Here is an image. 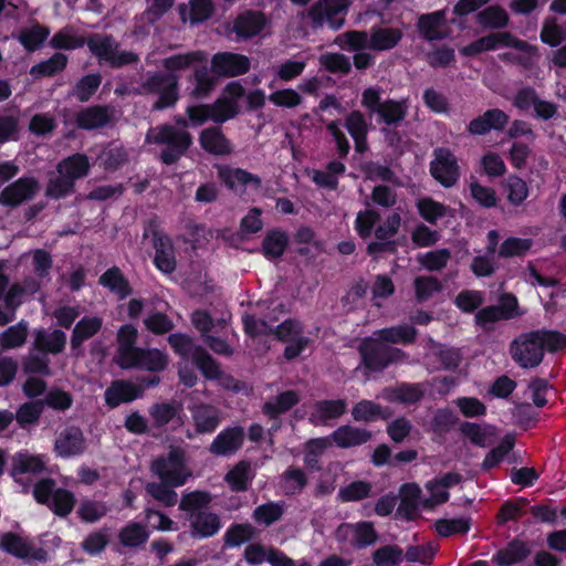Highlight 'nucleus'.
<instances>
[{"mask_svg":"<svg viewBox=\"0 0 566 566\" xmlns=\"http://www.w3.org/2000/svg\"><path fill=\"white\" fill-rule=\"evenodd\" d=\"M476 22L486 29H502L509 23V14L500 6H490L476 14Z\"/></svg>","mask_w":566,"mask_h":566,"instance_id":"obj_44","label":"nucleus"},{"mask_svg":"<svg viewBox=\"0 0 566 566\" xmlns=\"http://www.w3.org/2000/svg\"><path fill=\"white\" fill-rule=\"evenodd\" d=\"M0 547L17 557L23 558L30 555V545L20 536L12 533L4 534L0 539Z\"/></svg>","mask_w":566,"mask_h":566,"instance_id":"obj_63","label":"nucleus"},{"mask_svg":"<svg viewBox=\"0 0 566 566\" xmlns=\"http://www.w3.org/2000/svg\"><path fill=\"white\" fill-rule=\"evenodd\" d=\"M243 440L244 431L241 427L226 428L213 439L209 450L216 455H230L241 448Z\"/></svg>","mask_w":566,"mask_h":566,"instance_id":"obj_20","label":"nucleus"},{"mask_svg":"<svg viewBox=\"0 0 566 566\" xmlns=\"http://www.w3.org/2000/svg\"><path fill=\"white\" fill-rule=\"evenodd\" d=\"M207 60V54L202 51H190L168 56L163 60L161 66L168 71V74L160 72L148 73L143 90L147 93L158 94V99L154 104L155 109H164L172 106L178 99V77L175 73L185 71L190 66Z\"/></svg>","mask_w":566,"mask_h":566,"instance_id":"obj_1","label":"nucleus"},{"mask_svg":"<svg viewBox=\"0 0 566 566\" xmlns=\"http://www.w3.org/2000/svg\"><path fill=\"white\" fill-rule=\"evenodd\" d=\"M221 180L233 190H243L245 188L259 189L261 179L247 170L240 168L223 167L219 170Z\"/></svg>","mask_w":566,"mask_h":566,"instance_id":"obj_26","label":"nucleus"},{"mask_svg":"<svg viewBox=\"0 0 566 566\" xmlns=\"http://www.w3.org/2000/svg\"><path fill=\"white\" fill-rule=\"evenodd\" d=\"M28 335V325L23 322L18 323L0 334V346L3 349H12L24 344Z\"/></svg>","mask_w":566,"mask_h":566,"instance_id":"obj_54","label":"nucleus"},{"mask_svg":"<svg viewBox=\"0 0 566 566\" xmlns=\"http://www.w3.org/2000/svg\"><path fill=\"white\" fill-rule=\"evenodd\" d=\"M103 319L97 316L83 317L74 327L71 338L73 347H78L83 342L93 337L102 327Z\"/></svg>","mask_w":566,"mask_h":566,"instance_id":"obj_40","label":"nucleus"},{"mask_svg":"<svg viewBox=\"0 0 566 566\" xmlns=\"http://www.w3.org/2000/svg\"><path fill=\"white\" fill-rule=\"evenodd\" d=\"M46 459L43 455L18 453L13 458L12 475L18 482L27 473H40L45 469Z\"/></svg>","mask_w":566,"mask_h":566,"instance_id":"obj_29","label":"nucleus"},{"mask_svg":"<svg viewBox=\"0 0 566 566\" xmlns=\"http://www.w3.org/2000/svg\"><path fill=\"white\" fill-rule=\"evenodd\" d=\"M423 392L419 384H402L395 388L385 389L381 397L390 402L415 403L422 398Z\"/></svg>","mask_w":566,"mask_h":566,"instance_id":"obj_32","label":"nucleus"},{"mask_svg":"<svg viewBox=\"0 0 566 566\" xmlns=\"http://www.w3.org/2000/svg\"><path fill=\"white\" fill-rule=\"evenodd\" d=\"M509 51L500 54V59L504 62L530 67L537 57V49L528 42L520 40L510 33V39L504 40V45Z\"/></svg>","mask_w":566,"mask_h":566,"instance_id":"obj_15","label":"nucleus"},{"mask_svg":"<svg viewBox=\"0 0 566 566\" xmlns=\"http://www.w3.org/2000/svg\"><path fill=\"white\" fill-rule=\"evenodd\" d=\"M137 387L128 381H114L105 391V401L111 407L128 402L137 397Z\"/></svg>","mask_w":566,"mask_h":566,"instance_id":"obj_36","label":"nucleus"},{"mask_svg":"<svg viewBox=\"0 0 566 566\" xmlns=\"http://www.w3.org/2000/svg\"><path fill=\"white\" fill-rule=\"evenodd\" d=\"M403 560V551L398 545H385L373 553L375 566H398Z\"/></svg>","mask_w":566,"mask_h":566,"instance_id":"obj_52","label":"nucleus"},{"mask_svg":"<svg viewBox=\"0 0 566 566\" xmlns=\"http://www.w3.org/2000/svg\"><path fill=\"white\" fill-rule=\"evenodd\" d=\"M251 479V467L247 462L238 463L226 476L227 482L234 491H244Z\"/></svg>","mask_w":566,"mask_h":566,"instance_id":"obj_56","label":"nucleus"},{"mask_svg":"<svg viewBox=\"0 0 566 566\" xmlns=\"http://www.w3.org/2000/svg\"><path fill=\"white\" fill-rule=\"evenodd\" d=\"M345 165L340 161H331L326 170H313L312 180L321 188L335 190L338 186V177L345 172Z\"/></svg>","mask_w":566,"mask_h":566,"instance_id":"obj_38","label":"nucleus"},{"mask_svg":"<svg viewBox=\"0 0 566 566\" xmlns=\"http://www.w3.org/2000/svg\"><path fill=\"white\" fill-rule=\"evenodd\" d=\"M30 258V270L33 275L28 279L38 280L40 282V286L43 281L49 276L50 270L52 268V259L51 255L44 250H35L29 254H24L22 260Z\"/></svg>","mask_w":566,"mask_h":566,"instance_id":"obj_39","label":"nucleus"},{"mask_svg":"<svg viewBox=\"0 0 566 566\" xmlns=\"http://www.w3.org/2000/svg\"><path fill=\"white\" fill-rule=\"evenodd\" d=\"M200 145L203 149L216 155H228L232 151L230 142L219 128L205 129L200 135Z\"/></svg>","mask_w":566,"mask_h":566,"instance_id":"obj_33","label":"nucleus"},{"mask_svg":"<svg viewBox=\"0 0 566 566\" xmlns=\"http://www.w3.org/2000/svg\"><path fill=\"white\" fill-rule=\"evenodd\" d=\"M530 551L522 542H512L506 548L500 551L494 560L500 566H510L512 564L523 560Z\"/></svg>","mask_w":566,"mask_h":566,"instance_id":"obj_51","label":"nucleus"},{"mask_svg":"<svg viewBox=\"0 0 566 566\" xmlns=\"http://www.w3.org/2000/svg\"><path fill=\"white\" fill-rule=\"evenodd\" d=\"M54 485L51 479L41 480L34 485V499L39 503L48 504L55 514L66 516L74 507V495L65 489H54Z\"/></svg>","mask_w":566,"mask_h":566,"instance_id":"obj_9","label":"nucleus"},{"mask_svg":"<svg viewBox=\"0 0 566 566\" xmlns=\"http://www.w3.org/2000/svg\"><path fill=\"white\" fill-rule=\"evenodd\" d=\"M531 239L510 237L499 247L497 255L500 258H517L525 255L532 248Z\"/></svg>","mask_w":566,"mask_h":566,"instance_id":"obj_50","label":"nucleus"},{"mask_svg":"<svg viewBox=\"0 0 566 566\" xmlns=\"http://www.w3.org/2000/svg\"><path fill=\"white\" fill-rule=\"evenodd\" d=\"M509 123V115L499 108L484 112L481 116L472 119L468 130L472 135H484L490 130H502Z\"/></svg>","mask_w":566,"mask_h":566,"instance_id":"obj_21","label":"nucleus"},{"mask_svg":"<svg viewBox=\"0 0 566 566\" xmlns=\"http://www.w3.org/2000/svg\"><path fill=\"white\" fill-rule=\"evenodd\" d=\"M211 65L217 75L238 76L249 71L250 60L242 54L223 52L213 55Z\"/></svg>","mask_w":566,"mask_h":566,"instance_id":"obj_16","label":"nucleus"},{"mask_svg":"<svg viewBox=\"0 0 566 566\" xmlns=\"http://www.w3.org/2000/svg\"><path fill=\"white\" fill-rule=\"evenodd\" d=\"M352 416L358 422H373L384 416L382 408L371 400H360L352 409Z\"/></svg>","mask_w":566,"mask_h":566,"instance_id":"obj_55","label":"nucleus"},{"mask_svg":"<svg viewBox=\"0 0 566 566\" xmlns=\"http://www.w3.org/2000/svg\"><path fill=\"white\" fill-rule=\"evenodd\" d=\"M196 433H212L221 423V410L209 403H193L189 407Z\"/></svg>","mask_w":566,"mask_h":566,"instance_id":"obj_14","label":"nucleus"},{"mask_svg":"<svg viewBox=\"0 0 566 566\" xmlns=\"http://www.w3.org/2000/svg\"><path fill=\"white\" fill-rule=\"evenodd\" d=\"M85 449L83 433L77 428H67L60 433L55 441V451L63 458L82 453Z\"/></svg>","mask_w":566,"mask_h":566,"instance_id":"obj_25","label":"nucleus"},{"mask_svg":"<svg viewBox=\"0 0 566 566\" xmlns=\"http://www.w3.org/2000/svg\"><path fill=\"white\" fill-rule=\"evenodd\" d=\"M347 403L344 399L319 400L313 403L308 421L313 426H326L329 420L338 419L346 411Z\"/></svg>","mask_w":566,"mask_h":566,"instance_id":"obj_18","label":"nucleus"},{"mask_svg":"<svg viewBox=\"0 0 566 566\" xmlns=\"http://www.w3.org/2000/svg\"><path fill=\"white\" fill-rule=\"evenodd\" d=\"M38 191L39 182L33 177L19 178L0 192V205L15 208L33 199Z\"/></svg>","mask_w":566,"mask_h":566,"instance_id":"obj_12","label":"nucleus"},{"mask_svg":"<svg viewBox=\"0 0 566 566\" xmlns=\"http://www.w3.org/2000/svg\"><path fill=\"white\" fill-rule=\"evenodd\" d=\"M506 39H510V32L490 33L460 49V53L465 56H473L482 52L497 50L504 45Z\"/></svg>","mask_w":566,"mask_h":566,"instance_id":"obj_30","label":"nucleus"},{"mask_svg":"<svg viewBox=\"0 0 566 566\" xmlns=\"http://www.w3.org/2000/svg\"><path fill=\"white\" fill-rule=\"evenodd\" d=\"M40 290V282L33 279H24L21 284H14L6 295V305L15 312V308L22 303L24 295H31Z\"/></svg>","mask_w":566,"mask_h":566,"instance_id":"obj_42","label":"nucleus"},{"mask_svg":"<svg viewBox=\"0 0 566 566\" xmlns=\"http://www.w3.org/2000/svg\"><path fill=\"white\" fill-rule=\"evenodd\" d=\"M289 243L285 232L274 229L266 233L262 242V250L268 259L280 258Z\"/></svg>","mask_w":566,"mask_h":566,"instance_id":"obj_46","label":"nucleus"},{"mask_svg":"<svg viewBox=\"0 0 566 566\" xmlns=\"http://www.w3.org/2000/svg\"><path fill=\"white\" fill-rule=\"evenodd\" d=\"M99 283L117 294L119 298L126 297L129 293L128 282L118 268L107 270L101 277Z\"/></svg>","mask_w":566,"mask_h":566,"instance_id":"obj_49","label":"nucleus"},{"mask_svg":"<svg viewBox=\"0 0 566 566\" xmlns=\"http://www.w3.org/2000/svg\"><path fill=\"white\" fill-rule=\"evenodd\" d=\"M402 39V31L397 28H371L368 48L375 51H387L395 48Z\"/></svg>","mask_w":566,"mask_h":566,"instance_id":"obj_28","label":"nucleus"},{"mask_svg":"<svg viewBox=\"0 0 566 566\" xmlns=\"http://www.w3.org/2000/svg\"><path fill=\"white\" fill-rule=\"evenodd\" d=\"M132 367H138L150 371L163 370L167 366V356L158 349H138L133 357Z\"/></svg>","mask_w":566,"mask_h":566,"instance_id":"obj_37","label":"nucleus"},{"mask_svg":"<svg viewBox=\"0 0 566 566\" xmlns=\"http://www.w3.org/2000/svg\"><path fill=\"white\" fill-rule=\"evenodd\" d=\"M154 248L156 266L165 273H171L176 269V259L170 239L165 235H157Z\"/></svg>","mask_w":566,"mask_h":566,"instance_id":"obj_31","label":"nucleus"},{"mask_svg":"<svg viewBox=\"0 0 566 566\" xmlns=\"http://www.w3.org/2000/svg\"><path fill=\"white\" fill-rule=\"evenodd\" d=\"M334 43L343 50L358 51L368 48L369 36L364 31H348L337 35Z\"/></svg>","mask_w":566,"mask_h":566,"instance_id":"obj_53","label":"nucleus"},{"mask_svg":"<svg viewBox=\"0 0 566 566\" xmlns=\"http://www.w3.org/2000/svg\"><path fill=\"white\" fill-rule=\"evenodd\" d=\"M512 104L521 111L533 108L535 116L544 120L551 119L557 112L555 104L542 99L532 87L518 90Z\"/></svg>","mask_w":566,"mask_h":566,"instance_id":"obj_13","label":"nucleus"},{"mask_svg":"<svg viewBox=\"0 0 566 566\" xmlns=\"http://www.w3.org/2000/svg\"><path fill=\"white\" fill-rule=\"evenodd\" d=\"M416 329L410 326H395L378 331L373 337L365 338L359 345L363 364L366 369L379 371L390 363L399 360L402 353L385 343L407 344L415 339Z\"/></svg>","mask_w":566,"mask_h":566,"instance_id":"obj_2","label":"nucleus"},{"mask_svg":"<svg viewBox=\"0 0 566 566\" xmlns=\"http://www.w3.org/2000/svg\"><path fill=\"white\" fill-rule=\"evenodd\" d=\"M337 536L340 539L349 541L356 547L371 545L377 539V534L369 522L343 524L337 530Z\"/></svg>","mask_w":566,"mask_h":566,"instance_id":"obj_19","label":"nucleus"},{"mask_svg":"<svg viewBox=\"0 0 566 566\" xmlns=\"http://www.w3.org/2000/svg\"><path fill=\"white\" fill-rule=\"evenodd\" d=\"M370 438L368 430L352 426H342L331 434L333 443L343 449L364 444Z\"/></svg>","mask_w":566,"mask_h":566,"instance_id":"obj_27","label":"nucleus"},{"mask_svg":"<svg viewBox=\"0 0 566 566\" xmlns=\"http://www.w3.org/2000/svg\"><path fill=\"white\" fill-rule=\"evenodd\" d=\"M446 19V9L424 13L419 17L417 28L422 38L428 41L442 40L448 36Z\"/></svg>","mask_w":566,"mask_h":566,"instance_id":"obj_17","label":"nucleus"},{"mask_svg":"<svg viewBox=\"0 0 566 566\" xmlns=\"http://www.w3.org/2000/svg\"><path fill=\"white\" fill-rule=\"evenodd\" d=\"M147 530L138 523H129L119 533L120 543L125 546L136 547L148 539Z\"/></svg>","mask_w":566,"mask_h":566,"instance_id":"obj_59","label":"nucleus"},{"mask_svg":"<svg viewBox=\"0 0 566 566\" xmlns=\"http://www.w3.org/2000/svg\"><path fill=\"white\" fill-rule=\"evenodd\" d=\"M90 170L88 158L76 154L67 157L57 165V175L50 178L46 195L53 198H62L73 191L74 181L83 178Z\"/></svg>","mask_w":566,"mask_h":566,"instance_id":"obj_5","label":"nucleus"},{"mask_svg":"<svg viewBox=\"0 0 566 566\" xmlns=\"http://www.w3.org/2000/svg\"><path fill=\"white\" fill-rule=\"evenodd\" d=\"M87 46L90 51L99 59L113 66H122L133 63L137 55L128 51H119L117 43L108 35L94 34L88 38Z\"/></svg>","mask_w":566,"mask_h":566,"instance_id":"obj_10","label":"nucleus"},{"mask_svg":"<svg viewBox=\"0 0 566 566\" xmlns=\"http://www.w3.org/2000/svg\"><path fill=\"white\" fill-rule=\"evenodd\" d=\"M300 401V396L294 390H287L279 395L274 400L264 403L263 411L272 418L290 410Z\"/></svg>","mask_w":566,"mask_h":566,"instance_id":"obj_47","label":"nucleus"},{"mask_svg":"<svg viewBox=\"0 0 566 566\" xmlns=\"http://www.w3.org/2000/svg\"><path fill=\"white\" fill-rule=\"evenodd\" d=\"M137 338V329L132 325H124L117 333L118 350L116 361L122 368H132L133 357L139 348L134 344Z\"/></svg>","mask_w":566,"mask_h":566,"instance_id":"obj_23","label":"nucleus"},{"mask_svg":"<svg viewBox=\"0 0 566 566\" xmlns=\"http://www.w3.org/2000/svg\"><path fill=\"white\" fill-rule=\"evenodd\" d=\"M269 21L264 13L248 10L237 17L233 23V31L239 38L250 39L258 35Z\"/></svg>","mask_w":566,"mask_h":566,"instance_id":"obj_22","label":"nucleus"},{"mask_svg":"<svg viewBox=\"0 0 566 566\" xmlns=\"http://www.w3.org/2000/svg\"><path fill=\"white\" fill-rule=\"evenodd\" d=\"M109 119V115L104 107H88L76 116L78 127L84 129H94L104 126Z\"/></svg>","mask_w":566,"mask_h":566,"instance_id":"obj_48","label":"nucleus"},{"mask_svg":"<svg viewBox=\"0 0 566 566\" xmlns=\"http://www.w3.org/2000/svg\"><path fill=\"white\" fill-rule=\"evenodd\" d=\"M192 77L195 87L191 94L195 97L208 96L216 86V78L210 74L206 66L197 69Z\"/></svg>","mask_w":566,"mask_h":566,"instance_id":"obj_60","label":"nucleus"},{"mask_svg":"<svg viewBox=\"0 0 566 566\" xmlns=\"http://www.w3.org/2000/svg\"><path fill=\"white\" fill-rule=\"evenodd\" d=\"M150 469L161 482L170 486H181L192 475L187 465L186 452L180 448H172L167 454L156 458Z\"/></svg>","mask_w":566,"mask_h":566,"instance_id":"obj_7","label":"nucleus"},{"mask_svg":"<svg viewBox=\"0 0 566 566\" xmlns=\"http://www.w3.org/2000/svg\"><path fill=\"white\" fill-rule=\"evenodd\" d=\"M421 489L415 483H407L400 488L399 514L410 520L416 515L421 499Z\"/></svg>","mask_w":566,"mask_h":566,"instance_id":"obj_35","label":"nucleus"},{"mask_svg":"<svg viewBox=\"0 0 566 566\" xmlns=\"http://www.w3.org/2000/svg\"><path fill=\"white\" fill-rule=\"evenodd\" d=\"M67 63V56L63 53H55L52 57L31 67L33 76H51L62 71Z\"/></svg>","mask_w":566,"mask_h":566,"instance_id":"obj_57","label":"nucleus"},{"mask_svg":"<svg viewBox=\"0 0 566 566\" xmlns=\"http://www.w3.org/2000/svg\"><path fill=\"white\" fill-rule=\"evenodd\" d=\"M108 507L104 502L94 500H84L77 509L78 516L87 522L95 523L106 515Z\"/></svg>","mask_w":566,"mask_h":566,"instance_id":"obj_58","label":"nucleus"},{"mask_svg":"<svg viewBox=\"0 0 566 566\" xmlns=\"http://www.w3.org/2000/svg\"><path fill=\"white\" fill-rule=\"evenodd\" d=\"M415 293L418 302H426L442 289L441 283L433 276H419L415 280Z\"/></svg>","mask_w":566,"mask_h":566,"instance_id":"obj_62","label":"nucleus"},{"mask_svg":"<svg viewBox=\"0 0 566 566\" xmlns=\"http://www.w3.org/2000/svg\"><path fill=\"white\" fill-rule=\"evenodd\" d=\"M190 523L191 536L196 538L211 537L221 528L219 516L206 510L198 514H192L188 518Z\"/></svg>","mask_w":566,"mask_h":566,"instance_id":"obj_24","label":"nucleus"},{"mask_svg":"<svg viewBox=\"0 0 566 566\" xmlns=\"http://www.w3.org/2000/svg\"><path fill=\"white\" fill-rule=\"evenodd\" d=\"M432 177L444 187L453 186L459 179V166L454 155L447 148L434 150V159L430 164Z\"/></svg>","mask_w":566,"mask_h":566,"instance_id":"obj_11","label":"nucleus"},{"mask_svg":"<svg viewBox=\"0 0 566 566\" xmlns=\"http://www.w3.org/2000/svg\"><path fill=\"white\" fill-rule=\"evenodd\" d=\"M255 535V528L251 524H237L224 534V542L230 547H237L250 541Z\"/></svg>","mask_w":566,"mask_h":566,"instance_id":"obj_64","label":"nucleus"},{"mask_svg":"<svg viewBox=\"0 0 566 566\" xmlns=\"http://www.w3.org/2000/svg\"><path fill=\"white\" fill-rule=\"evenodd\" d=\"M352 0H318L308 9L314 27L327 25L337 31L343 28Z\"/></svg>","mask_w":566,"mask_h":566,"instance_id":"obj_8","label":"nucleus"},{"mask_svg":"<svg viewBox=\"0 0 566 566\" xmlns=\"http://www.w3.org/2000/svg\"><path fill=\"white\" fill-rule=\"evenodd\" d=\"M211 502V495L203 491H192L182 494L179 509L188 514V518L192 514L201 513L208 510Z\"/></svg>","mask_w":566,"mask_h":566,"instance_id":"obj_41","label":"nucleus"},{"mask_svg":"<svg viewBox=\"0 0 566 566\" xmlns=\"http://www.w3.org/2000/svg\"><path fill=\"white\" fill-rule=\"evenodd\" d=\"M66 343V335L62 331L54 329L46 332L40 329L35 333L34 346L43 353L57 354L61 353Z\"/></svg>","mask_w":566,"mask_h":566,"instance_id":"obj_34","label":"nucleus"},{"mask_svg":"<svg viewBox=\"0 0 566 566\" xmlns=\"http://www.w3.org/2000/svg\"><path fill=\"white\" fill-rule=\"evenodd\" d=\"M187 6H179L181 20L184 22L190 21L191 23L203 22L209 19L213 12V4L211 0H192L189 4V17H187Z\"/></svg>","mask_w":566,"mask_h":566,"instance_id":"obj_45","label":"nucleus"},{"mask_svg":"<svg viewBox=\"0 0 566 566\" xmlns=\"http://www.w3.org/2000/svg\"><path fill=\"white\" fill-rule=\"evenodd\" d=\"M408 111V104L405 99L395 101L387 99L382 102L380 108L376 113L380 119L387 125H396L405 119Z\"/></svg>","mask_w":566,"mask_h":566,"instance_id":"obj_43","label":"nucleus"},{"mask_svg":"<svg viewBox=\"0 0 566 566\" xmlns=\"http://www.w3.org/2000/svg\"><path fill=\"white\" fill-rule=\"evenodd\" d=\"M243 323L245 332L250 335L274 334L279 340L287 343L284 357L289 360L300 356L311 343V339L303 335V326L297 319L289 318L273 326V322L247 316Z\"/></svg>","mask_w":566,"mask_h":566,"instance_id":"obj_4","label":"nucleus"},{"mask_svg":"<svg viewBox=\"0 0 566 566\" xmlns=\"http://www.w3.org/2000/svg\"><path fill=\"white\" fill-rule=\"evenodd\" d=\"M146 142L165 145L166 148L161 153V160L170 165L176 163L186 153L192 139L186 130L177 129L170 125H160L148 130Z\"/></svg>","mask_w":566,"mask_h":566,"instance_id":"obj_6","label":"nucleus"},{"mask_svg":"<svg viewBox=\"0 0 566 566\" xmlns=\"http://www.w3.org/2000/svg\"><path fill=\"white\" fill-rule=\"evenodd\" d=\"M172 488L174 486H170L161 481L150 482L145 486L146 492L151 497L166 506H172L177 503L178 494L172 490Z\"/></svg>","mask_w":566,"mask_h":566,"instance_id":"obj_61","label":"nucleus"},{"mask_svg":"<svg viewBox=\"0 0 566 566\" xmlns=\"http://www.w3.org/2000/svg\"><path fill=\"white\" fill-rule=\"evenodd\" d=\"M566 347V336L553 331H536L520 335L513 340L510 353L523 368L541 364L544 350L555 352Z\"/></svg>","mask_w":566,"mask_h":566,"instance_id":"obj_3","label":"nucleus"}]
</instances>
